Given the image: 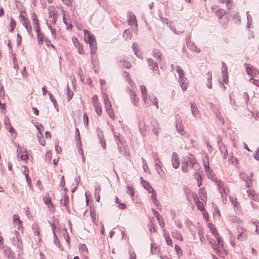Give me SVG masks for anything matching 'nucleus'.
<instances>
[{
    "mask_svg": "<svg viewBox=\"0 0 259 259\" xmlns=\"http://www.w3.org/2000/svg\"><path fill=\"white\" fill-rule=\"evenodd\" d=\"M210 107L211 109L212 110L213 113L215 114L216 117L219 119V120L224 123V118L221 116L220 110L215 107L214 104L212 103H210Z\"/></svg>",
    "mask_w": 259,
    "mask_h": 259,
    "instance_id": "1a4fd4ad",
    "label": "nucleus"
},
{
    "mask_svg": "<svg viewBox=\"0 0 259 259\" xmlns=\"http://www.w3.org/2000/svg\"><path fill=\"white\" fill-rule=\"evenodd\" d=\"M207 82L206 83V85L209 89H211L212 88V82H211L212 74H211V73L208 72L207 73Z\"/></svg>",
    "mask_w": 259,
    "mask_h": 259,
    "instance_id": "c9c22d12",
    "label": "nucleus"
},
{
    "mask_svg": "<svg viewBox=\"0 0 259 259\" xmlns=\"http://www.w3.org/2000/svg\"><path fill=\"white\" fill-rule=\"evenodd\" d=\"M92 101L93 106L95 105L100 104L98 102V97L96 95L93 96V97L92 98Z\"/></svg>",
    "mask_w": 259,
    "mask_h": 259,
    "instance_id": "680f3d73",
    "label": "nucleus"
},
{
    "mask_svg": "<svg viewBox=\"0 0 259 259\" xmlns=\"http://www.w3.org/2000/svg\"><path fill=\"white\" fill-rule=\"evenodd\" d=\"M141 92L142 95H146L147 94V91L146 87L144 85L141 86Z\"/></svg>",
    "mask_w": 259,
    "mask_h": 259,
    "instance_id": "338daca9",
    "label": "nucleus"
},
{
    "mask_svg": "<svg viewBox=\"0 0 259 259\" xmlns=\"http://www.w3.org/2000/svg\"><path fill=\"white\" fill-rule=\"evenodd\" d=\"M225 14V11L224 9H219L216 12L215 14L218 17L219 19H221Z\"/></svg>",
    "mask_w": 259,
    "mask_h": 259,
    "instance_id": "79ce46f5",
    "label": "nucleus"
},
{
    "mask_svg": "<svg viewBox=\"0 0 259 259\" xmlns=\"http://www.w3.org/2000/svg\"><path fill=\"white\" fill-rule=\"evenodd\" d=\"M152 54L155 58L158 59V61H162L161 58L162 54L159 49H154L152 51Z\"/></svg>",
    "mask_w": 259,
    "mask_h": 259,
    "instance_id": "b1692460",
    "label": "nucleus"
},
{
    "mask_svg": "<svg viewBox=\"0 0 259 259\" xmlns=\"http://www.w3.org/2000/svg\"><path fill=\"white\" fill-rule=\"evenodd\" d=\"M68 196L67 195H65L64 196V199L63 200V201L61 202V204L62 205L65 206L66 207V208H68Z\"/></svg>",
    "mask_w": 259,
    "mask_h": 259,
    "instance_id": "6e6d98bb",
    "label": "nucleus"
},
{
    "mask_svg": "<svg viewBox=\"0 0 259 259\" xmlns=\"http://www.w3.org/2000/svg\"><path fill=\"white\" fill-rule=\"evenodd\" d=\"M32 230H33V232L34 234L35 235L39 236V231L38 226L37 224L35 223H33L32 224Z\"/></svg>",
    "mask_w": 259,
    "mask_h": 259,
    "instance_id": "58836bf2",
    "label": "nucleus"
},
{
    "mask_svg": "<svg viewBox=\"0 0 259 259\" xmlns=\"http://www.w3.org/2000/svg\"><path fill=\"white\" fill-rule=\"evenodd\" d=\"M196 164H197V162L195 156L192 154H190V156L183 158L181 163L182 170L185 173L188 172L191 168Z\"/></svg>",
    "mask_w": 259,
    "mask_h": 259,
    "instance_id": "f257e3e1",
    "label": "nucleus"
},
{
    "mask_svg": "<svg viewBox=\"0 0 259 259\" xmlns=\"http://www.w3.org/2000/svg\"><path fill=\"white\" fill-rule=\"evenodd\" d=\"M20 18L22 22L23 25L25 27L28 33L30 34L32 32V27L30 25V23L28 19L25 17L24 16L22 15H20Z\"/></svg>",
    "mask_w": 259,
    "mask_h": 259,
    "instance_id": "423d86ee",
    "label": "nucleus"
},
{
    "mask_svg": "<svg viewBox=\"0 0 259 259\" xmlns=\"http://www.w3.org/2000/svg\"><path fill=\"white\" fill-rule=\"evenodd\" d=\"M123 36L126 39H131L132 37V33L129 29H125L123 32Z\"/></svg>",
    "mask_w": 259,
    "mask_h": 259,
    "instance_id": "a18cd8bd",
    "label": "nucleus"
},
{
    "mask_svg": "<svg viewBox=\"0 0 259 259\" xmlns=\"http://www.w3.org/2000/svg\"><path fill=\"white\" fill-rule=\"evenodd\" d=\"M119 62L122 64V67H125L126 69H130L132 66L131 62L125 60H120Z\"/></svg>",
    "mask_w": 259,
    "mask_h": 259,
    "instance_id": "72a5a7b5",
    "label": "nucleus"
},
{
    "mask_svg": "<svg viewBox=\"0 0 259 259\" xmlns=\"http://www.w3.org/2000/svg\"><path fill=\"white\" fill-rule=\"evenodd\" d=\"M203 162L204 165V171L207 172L210 170V167L209 164V157L207 155L204 156L203 158Z\"/></svg>",
    "mask_w": 259,
    "mask_h": 259,
    "instance_id": "6ab92c4d",
    "label": "nucleus"
},
{
    "mask_svg": "<svg viewBox=\"0 0 259 259\" xmlns=\"http://www.w3.org/2000/svg\"><path fill=\"white\" fill-rule=\"evenodd\" d=\"M187 45L188 48L193 51H195L197 53L200 52V49L196 47L195 44L189 40H188V38H186Z\"/></svg>",
    "mask_w": 259,
    "mask_h": 259,
    "instance_id": "f3484780",
    "label": "nucleus"
},
{
    "mask_svg": "<svg viewBox=\"0 0 259 259\" xmlns=\"http://www.w3.org/2000/svg\"><path fill=\"white\" fill-rule=\"evenodd\" d=\"M229 221L231 222L238 224L241 222L240 220L235 216H230L229 217Z\"/></svg>",
    "mask_w": 259,
    "mask_h": 259,
    "instance_id": "5fc2aeb1",
    "label": "nucleus"
},
{
    "mask_svg": "<svg viewBox=\"0 0 259 259\" xmlns=\"http://www.w3.org/2000/svg\"><path fill=\"white\" fill-rule=\"evenodd\" d=\"M93 106L94 107V108L95 109L96 113L99 116L101 115L102 114V107H101V105H100V104L95 105Z\"/></svg>",
    "mask_w": 259,
    "mask_h": 259,
    "instance_id": "09e8293b",
    "label": "nucleus"
},
{
    "mask_svg": "<svg viewBox=\"0 0 259 259\" xmlns=\"http://www.w3.org/2000/svg\"><path fill=\"white\" fill-rule=\"evenodd\" d=\"M3 248L4 253L7 256L9 259H14L15 258V253L13 252L10 247L5 246Z\"/></svg>",
    "mask_w": 259,
    "mask_h": 259,
    "instance_id": "4468645a",
    "label": "nucleus"
},
{
    "mask_svg": "<svg viewBox=\"0 0 259 259\" xmlns=\"http://www.w3.org/2000/svg\"><path fill=\"white\" fill-rule=\"evenodd\" d=\"M153 212L154 216L155 217L158 222H159L160 226H161V228H163L164 227V223L160 214L159 213L158 211L155 210H154Z\"/></svg>",
    "mask_w": 259,
    "mask_h": 259,
    "instance_id": "5701e85b",
    "label": "nucleus"
},
{
    "mask_svg": "<svg viewBox=\"0 0 259 259\" xmlns=\"http://www.w3.org/2000/svg\"><path fill=\"white\" fill-rule=\"evenodd\" d=\"M67 89V100L69 101L72 98L73 96V92L70 89L68 84L67 85L66 87Z\"/></svg>",
    "mask_w": 259,
    "mask_h": 259,
    "instance_id": "e433bc0d",
    "label": "nucleus"
},
{
    "mask_svg": "<svg viewBox=\"0 0 259 259\" xmlns=\"http://www.w3.org/2000/svg\"><path fill=\"white\" fill-rule=\"evenodd\" d=\"M194 200L195 202H196V206L198 209H199L201 211H202L204 209V207L203 206V203L198 200V198L196 195V194H195L194 195H193Z\"/></svg>",
    "mask_w": 259,
    "mask_h": 259,
    "instance_id": "4be33fe9",
    "label": "nucleus"
},
{
    "mask_svg": "<svg viewBox=\"0 0 259 259\" xmlns=\"http://www.w3.org/2000/svg\"><path fill=\"white\" fill-rule=\"evenodd\" d=\"M246 192L248 194V197H249L250 199L254 201L259 202L258 194H255V191L251 189L248 190Z\"/></svg>",
    "mask_w": 259,
    "mask_h": 259,
    "instance_id": "dca6fc26",
    "label": "nucleus"
},
{
    "mask_svg": "<svg viewBox=\"0 0 259 259\" xmlns=\"http://www.w3.org/2000/svg\"><path fill=\"white\" fill-rule=\"evenodd\" d=\"M218 186V187L219 189V191L222 196V197H223L224 195L223 193H224L225 195H226L225 189L224 187V183L221 180H218V182L215 183Z\"/></svg>",
    "mask_w": 259,
    "mask_h": 259,
    "instance_id": "393cba45",
    "label": "nucleus"
},
{
    "mask_svg": "<svg viewBox=\"0 0 259 259\" xmlns=\"http://www.w3.org/2000/svg\"><path fill=\"white\" fill-rule=\"evenodd\" d=\"M151 126L153 133L157 136H158L161 131V128L158 121L153 119L151 121Z\"/></svg>",
    "mask_w": 259,
    "mask_h": 259,
    "instance_id": "6e6552de",
    "label": "nucleus"
},
{
    "mask_svg": "<svg viewBox=\"0 0 259 259\" xmlns=\"http://www.w3.org/2000/svg\"><path fill=\"white\" fill-rule=\"evenodd\" d=\"M199 195L201 199L203 201H206V193L205 191V189L204 187L200 188L199 189Z\"/></svg>",
    "mask_w": 259,
    "mask_h": 259,
    "instance_id": "bb28decb",
    "label": "nucleus"
},
{
    "mask_svg": "<svg viewBox=\"0 0 259 259\" xmlns=\"http://www.w3.org/2000/svg\"><path fill=\"white\" fill-rule=\"evenodd\" d=\"M177 72L179 74V77H184V72L180 66H177Z\"/></svg>",
    "mask_w": 259,
    "mask_h": 259,
    "instance_id": "4d7b16f0",
    "label": "nucleus"
},
{
    "mask_svg": "<svg viewBox=\"0 0 259 259\" xmlns=\"http://www.w3.org/2000/svg\"><path fill=\"white\" fill-rule=\"evenodd\" d=\"M155 161L156 162V163L155 164V168H156L157 171L158 172V173L159 174H160V171H162V169H161V167L159 164V163H160V159H159V158L156 157L155 159Z\"/></svg>",
    "mask_w": 259,
    "mask_h": 259,
    "instance_id": "f704fd0d",
    "label": "nucleus"
},
{
    "mask_svg": "<svg viewBox=\"0 0 259 259\" xmlns=\"http://www.w3.org/2000/svg\"><path fill=\"white\" fill-rule=\"evenodd\" d=\"M176 118V127L177 132L182 136L186 138L190 137V134L184 130V125L183 124L182 119L181 116L178 114L175 116Z\"/></svg>",
    "mask_w": 259,
    "mask_h": 259,
    "instance_id": "7ed1b4c3",
    "label": "nucleus"
},
{
    "mask_svg": "<svg viewBox=\"0 0 259 259\" xmlns=\"http://www.w3.org/2000/svg\"><path fill=\"white\" fill-rule=\"evenodd\" d=\"M198 233L201 242L203 243V240L204 239V237L203 235V229L202 228H200L198 229Z\"/></svg>",
    "mask_w": 259,
    "mask_h": 259,
    "instance_id": "3c124183",
    "label": "nucleus"
},
{
    "mask_svg": "<svg viewBox=\"0 0 259 259\" xmlns=\"http://www.w3.org/2000/svg\"><path fill=\"white\" fill-rule=\"evenodd\" d=\"M208 227L210 229V232L213 234L214 236L215 233H218L215 228L214 227L213 225L211 223L208 224Z\"/></svg>",
    "mask_w": 259,
    "mask_h": 259,
    "instance_id": "603ef678",
    "label": "nucleus"
},
{
    "mask_svg": "<svg viewBox=\"0 0 259 259\" xmlns=\"http://www.w3.org/2000/svg\"><path fill=\"white\" fill-rule=\"evenodd\" d=\"M44 202L47 205H50L51 207L54 208V205L52 203V199L51 197H45L43 198Z\"/></svg>",
    "mask_w": 259,
    "mask_h": 259,
    "instance_id": "c03bdc74",
    "label": "nucleus"
},
{
    "mask_svg": "<svg viewBox=\"0 0 259 259\" xmlns=\"http://www.w3.org/2000/svg\"><path fill=\"white\" fill-rule=\"evenodd\" d=\"M75 140L76 141H78L79 144H81L79 132L77 128H75Z\"/></svg>",
    "mask_w": 259,
    "mask_h": 259,
    "instance_id": "e2e57ef3",
    "label": "nucleus"
},
{
    "mask_svg": "<svg viewBox=\"0 0 259 259\" xmlns=\"http://www.w3.org/2000/svg\"><path fill=\"white\" fill-rule=\"evenodd\" d=\"M192 113L196 119H200L201 118V114L194 102H190Z\"/></svg>",
    "mask_w": 259,
    "mask_h": 259,
    "instance_id": "0eeeda50",
    "label": "nucleus"
},
{
    "mask_svg": "<svg viewBox=\"0 0 259 259\" xmlns=\"http://www.w3.org/2000/svg\"><path fill=\"white\" fill-rule=\"evenodd\" d=\"M104 104H105V107L106 109H109V108H112L111 104L109 101V99L107 95L104 94Z\"/></svg>",
    "mask_w": 259,
    "mask_h": 259,
    "instance_id": "c756f323",
    "label": "nucleus"
},
{
    "mask_svg": "<svg viewBox=\"0 0 259 259\" xmlns=\"http://www.w3.org/2000/svg\"><path fill=\"white\" fill-rule=\"evenodd\" d=\"M147 61L149 66L151 67V69L153 71H155L158 70V67L157 63L154 61L152 59L148 58L147 59Z\"/></svg>",
    "mask_w": 259,
    "mask_h": 259,
    "instance_id": "aec40b11",
    "label": "nucleus"
},
{
    "mask_svg": "<svg viewBox=\"0 0 259 259\" xmlns=\"http://www.w3.org/2000/svg\"><path fill=\"white\" fill-rule=\"evenodd\" d=\"M252 173H251L249 177L245 173L242 172L240 174V178L246 182V186L247 188H250L252 186Z\"/></svg>",
    "mask_w": 259,
    "mask_h": 259,
    "instance_id": "20e7f679",
    "label": "nucleus"
},
{
    "mask_svg": "<svg viewBox=\"0 0 259 259\" xmlns=\"http://www.w3.org/2000/svg\"><path fill=\"white\" fill-rule=\"evenodd\" d=\"M171 235L173 238H175L180 241L183 240V237L179 231L174 230L172 231Z\"/></svg>",
    "mask_w": 259,
    "mask_h": 259,
    "instance_id": "7c9ffc66",
    "label": "nucleus"
},
{
    "mask_svg": "<svg viewBox=\"0 0 259 259\" xmlns=\"http://www.w3.org/2000/svg\"><path fill=\"white\" fill-rule=\"evenodd\" d=\"M207 178L209 179H210L214 183H217L218 182V179L215 177V175L214 172H213L212 170L210 168V170L209 171L205 172Z\"/></svg>",
    "mask_w": 259,
    "mask_h": 259,
    "instance_id": "a878e982",
    "label": "nucleus"
},
{
    "mask_svg": "<svg viewBox=\"0 0 259 259\" xmlns=\"http://www.w3.org/2000/svg\"><path fill=\"white\" fill-rule=\"evenodd\" d=\"M106 110V112H107L110 118H111L112 119H114V113L112 108H109V109H107Z\"/></svg>",
    "mask_w": 259,
    "mask_h": 259,
    "instance_id": "bf43d9fd",
    "label": "nucleus"
},
{
    "mask_svg": "<svg viewBox=\"0 0 259 259\" xmlns=\"http://www.w3.org/2000/svg\"><path fill=\"white\" fill-rule=\"evenodd\" d=\"M163 236L166 241L167 244L168 245L172 246V240L169 237V235L168 232H166L165 230H163Z\"/></svg>",
    "mask_w": 259,
    "mask_h": 259,
    "instance_id": "cd10ccee",
    "label": "nucleus"
},
{
    "mask_svg": "<svg viewBox=\"0 0 259 259\" xmlns=\"http://www.w3.org/2000/svg\"><path fill=\"white\" fill-rule=\"evenodd\" d=\"M127 21L128 24L131 26L135 25L137 26V22L135 15L132 12H129L127 15Z\"/></svg>",
    "mask_w": 259,
    "mask_h": 259,
    "instance_id": "f8f14e48",
    "label": "nucleus"
},
{
    "mask_svg": "<svg viewBox=\"0 0 259 259\" xmlns=\"http://www.w3.org/2000/svg\"><path fill=\"white\" fill-rule=\"evenodd\" d=\"M195 177L197 181V185L200 187L202 185V176L198 172L196 171L195 174Z\"/></svg>",
    "mask_w": 259,
    "mask_h": 259,
    "instance_id": "473e14b6",
    "label": "nucleus"
},
{
    "mask_svg": "<svg viewBox=\"0 0 259 259\" xmlns=\"http://www.w3.org/2000/svg\"><path fill=\"white\" fill-rule=\"evenodd\" d=\"M220 150L222 153H224L223 157L224 159H226L228 155V151L225 145L222 143L221 141L218 142Z\"/></svg>",
    "mask_w": 259,
    "mask_h": 259,
    "instance_id": "a211bd4d",
    "label": "nucleus"
},
{
    "mask_svg": "<svg viewBox=\"0 0 259 259\" xmlns=\"http://www.w3.org/2000/svg\"><path fill=\"white\" fill-rule=\"evenodd\" d=\"M53 234H54V243L57 245V246H59L60 245V244H59V239L58 238V237H57L56 236V233H55L54 231H53Z\"/></svg>",
    "mask_w": 259,
    "mask_h": 259,
    "instance_id": "0e129e2a",
    "label": "nucleus"
},
{
    "mask_svg": "<svg viewBox=\"0 0 259 259\" xmlns=\"http://www.w3.org/2000/svg\"><path fill=\"white\" fill-rule=\"evenodd\" d=\"M40 127L43 128L42 126L41 125H38L36 126V128L37 129L38 131V133H37V137L38 139H41V137L43 136L42 133L41 131Z\"/></svg>",
    "mask_w": 259,
    "mask_h": 259,
    "instance_id": "13d9d810",
    "label": "nucleus"
},
{
    "mask_svg": "<svg viewBox=\"0 0 259 259\" xmlns=\"http://www.w3.org/2000/svg\"><path fill=\"white\" fill-rule=\"evenodd\" d=\"M142 184L144 188L147 190L149 193H151V191H153V190H154L151 187V186L150 185V184L146 181L142 180Z\"/></svg>",
    "mask_w": 259,
    "mask_h": 259,
    "instance_id": "c85d7f7f",
    "label": "nucleus"
},
{
    "mask_svg": "<svg viewBox=\"0 0 259 259\" xmlns=\"http://www.w3.org/2000/svg\"><path fill=\"white\" fill-rule=\"evenodd\" d=\"M132 49L135 55L140 59H143L142 55L139 53L138 44L134 42L132 45Z\"/></svg>",
    "mask_w": 259,
    "mask_h": 259,
    "instance_id": "412c9836",
    "label": "nucleus"
},
{
    "mask_svg": "<svg viewBox=\"0 0 259 259\" xmlns=\"http://www.w3.org/2000/svg\"><path fill=\"white\" fill-rule=\"evenodd\" d=\"M237 239L240 241H242L246 239L247 238V232L246 229L242 227L238 226L237 227Z\"/></svg>",
    "mask_w": 259,
    "mask_h": 259,
    "instance_id": "39448f33",
    "label": "nucleus"
},
{
    "mask_svg": "<svg viewBox=\"0 0 259 259\" xmlns=\"http://www.w3.org/2000/svg\"><path fill=\"white\" fill-rule=\"evenodd\" d=\"M99 138L100 141V143L102 146V147L103 148V149H106V140L104 138L103 135L101 133V135H99Z\"/></svg>",
    "mask_w": 259,
    "mask_h": 259,
    "instance_id": "a19ab883",
    "label": "nucleus"
},
{
    "mask_svg": "<svg viewBox=\"0 0 259 259\" xmlns=\"http://www.w3.org/2000/svg\"><path fill=\"white\" fill-rule=\"evenodd\" d=\"M13 222L14 223H18V229H20L22 226V222L20 220L18 214H14L13 217Z\"/></svg>",
    "mask_w": 259,
    "mask_h": 259,
    "instance_id": "2f4dec72",
    "label": "nucleus"
},
{
    "mask_svg": "<svg viewBox=\"0 0 259 259\" xmlns=\"http://www.w3.org/2000/svg\"><path fill=\"white\" fill-rule=\"evenodd\" d=\"M31 17H32V21L33 22V24L34 25H38V24H39V21L37 19V16L36 14L33 12L31 14Z\"/></svg>",
    "mask_w": 259,
    "mask_h": 259,
    "instance_id": "8fccbe9b",
    "label": "nucleus"
},
{
    "mask_svg": "<svg viewBox=\"0 0 259 259\" xmlns=\"http://www.w3.org/2000/svg\"><path fill=\"white\" fill-rule=\"evenodd\" d=\"M247 73L249 75H256L259 74V71L249 64H245Z\"/></svg>",
    "mask_w": 259,
    "mask_h": 259,
    "instance_id": "9d476101",
    "label": "nucleus"
},
{
    "mask_svg": "<svg viewBox=\"0 0 259 259\" xmlns=\"http://www.w3.org/2000/svg\"><path fill=\"white\" fill-rule=\"evenodd\" d=\"M72 40L74 46L77 49L78 53L80 54H83L84 53L83 46L78 41V39L75 37H73L72 38Z\"/></svg>",
    "mask_w": 259,
    "mask_h": 259,
    "instance_id": "9b49d317",
    "label": "nucleus"
},
{
    "mask_svg": "<svg viewBox=\"0 0 259 259\" xmlns=\"http://www.w3.org/2000/svg\"><path fill=\"white\" fill-rule=\"evenodd\" d=\"M10 26L11 27L10 31L12 32L16 27V21L13 18H11V22H10Z\"/></svg>",
    "mask_w": 259,
    "mask_h": 259,
    "instance_id": "864d4df0",
    "label": "nucleus"
},
{
    "mask_svg": "<svg viewBox=\"0 0 259 259\" xmlns=\"http://www.w3.org/2000/svg\"><path fill=\"white\" fill-rule=\"evenodd\" d=\"M80 252H83L85 251H88V248L84 244H81L79 247Z\"/></svg>",
    "mask_w": 259,
    "mask_h": 259,
    "instance_id": "69168bd1",
    "label": "nucleus"
},
{
    "mask_svg": "<svg viewBox=\"0 0 259 259\" xmlns=\"http://www.w3.org/2000/svg\"><path fill=\"white\" fill-rule=\"evenodd\" d=\"M17 242L15 243V245L17 246L18 249V251L20 252L23 249L22 242L21 239L19 238V237H17Z\"/></svg>",
    "mask_w": 259,
    "mask_h": 259,
    "instance_id": "4c0bfd02",
    "label": "nucleus"
},
{
    "mask_svg": "<svg viewBox=\"0 0 259 259\" xmlns=\"http://www.w3.org/2000/svg\"><path fill=\"white\" fill-rule=\"evenodd\" d=\"M127 193L132 196H133L135 194V191L134 188L132 186L127 187Z\"/></svg>",
    "mask_w": 259,
    "mask_h": 259,
    "instance_id": "052dcab7",
    "label": "nucleus"
},
{
    "mask_svg": "<svg viewBox=\"0 0 259 259\" xmlns=\"http://www.w3.org/2000/svg\"><path fill=\"white\" fill-rule=\"evenodd\" d=\"M44 37L43 34L40 32L37 33V42L39 45H41L44 41Z\"/></svg>",
    "mask_w": 259,
    "mask_h": 259,
    "instance_id": "ea45409f",
    "label": "nucleus"
},
{
    "mask_svg": "<svg viewBox=\"0 0 259 259\" xmlns=\"http://www.w3.org/2000/svg\"><path fill=\"white\" fill-rule=\"evenodd\" d=\"M232 17L233 19L234 23H235L236 24L240 23V22L241 21V19H240V16L238 15V13H235V14L232 15Z\"/></svg>",
    "mask_w": 259,
    "mask_h": 259,
    "instance_id": "de8ad7c7",
    "label": "nucleus"
},
{
    "mask_svg": "<svg viewBox=\"0 0 259 259\" xmlns=\"http://www.w3.org/2000/svg\"><path fill=\"white\" fill-rule=\"evenodd\" d=\"M175 248L176 251L177 252L178 254H182L183 251L181 249L180 247L178 245H176L175 246Z\"/></svg>",
    "mask_w": 259,
    "mask_h": 259,
    "instance_id": "774afa93",
    "label": "nucleus"
},
{
    "mask_svg": "<svg viewBox=\"0 0 259 259\" xmlns=\"http://www.w3.org/2000/svg\"><path fill=\"white\" fill-rule=\"evenodd\" d=\"M127 92H128V94L130 96V98H131V100L132 103H133V104L135 106H137V104L139 102V99L138 98H137V94H136V92L132 89H129L127 91Z\"/></svg>",
    "mask_w": 259,
    "mask_h": 259,
    "instance_id": "ddd939ff",
    "label": "nucleus"
},
{
    "mask_svg": "<svg viewBox=\"0 0 259 259\" xmlns=\"http://www.w3.org/2000/svg\"><path fill=\"white\" fill-rule=\"evenodd\" d=\"M84 33L85 37L84 40L90 44L91 59L93 60L94 56L96 55L97 49L95 37L94 35L91 34L87 30H84Z\"/></svg>",
    "mask_w": 259,
    "mask_h": 259,
    "instance_id": "f03ea898",
    "label": "nucleus"
},
{
    "mask_svg": "<svg viewBox=\"0 0 259 259\" xmlns=\"http://www.w3.org/2000/svg\"><path fill=\"white\" fill-rule=\"evenodd\" d=\"M179 83L183 91H185L187 89L188 81L185 77H179Z\"/></svg>",
    "mask_w": 259,
    "mask_h": 259,
    "instance_id": "2eb2a0df",
    "label": "nucleus"
},
{
    "mask_svg": "<svg viewBox=\"0 0 259 259\" xmlns=\"http://www.w3.org/2000/svg\"><path fill=\"white\" fill-rule=\"evenodd\" d=\"M90 217L94 223H96V211L94 208L90 209Z\"/></svg>",
    "mask_w": 259,
    "mask_h": 259,
    "instance_id": "49530a36",
    "label": "nucleus"
},
{
    "mask_svg": "<svg viewBox=\"0 0 259 259\" xmlns=\"http://www.w3.org/2000/svg\"><path fill=\"white\" fill-rule=\"evenodd\" d=\"M172 165L174 168H178L180 166V162L177 159V158H174L172 157Z\"/></svg>",
    "mask_w": 259,
    "mask_h": 259,
    "instance_id": "37998d69",
    "label": "nucleus"
}]
</instances>
